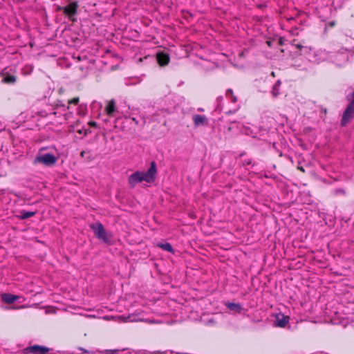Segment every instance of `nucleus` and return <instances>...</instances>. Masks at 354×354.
I'll return each instance as SVG.
<instances>
[{
  "instance_id": "nucleus-1",
  "label": "nucleus",
  "mask_w": 354,
  "mask_h": 354,
  "mask_svg": "<svg viewBox=\"0 0 354 354\" xmlns=\"http://www.w3.org/2000/svg\"><path fill=\"white\" fill-rule=\"evenodd\" d=\"M157 172L156 165L155 162H151L150 167L146 172L136 171L131 174L129 177V183L131 187H134L136 184L145 181L147 183H153L155 180V176Z\"/></svg>"
},
{
  "instance_id": "nucleus-2",
  "label": "nucleus",
  "mask_w": 354,
  "mask_h": 354,
  "mask_svg": "<svg viewBox=\"0 0 354 354\" xmlns=\"http://www.w3.org/2000/svg\"><path fill=\"white\" fill-rule=\"evenodd\" d=\"M90 227L98 239L109 245L112 243L110 236L107 234L103 225L101 223L97 222L93 223Z\"/></svg>"
},
{
  "instance_id": "nucleus-3",
  "label": "nucleus",
  "mask_w": 354,
  "mask_h": 354,
  "mask_svg": "<svg viewBox=\"0 0 354 354\" xmlns=\"http://www.w3.org/2000/svg\"><path fill=\"white\" fill-rule=\"evenodd\" d=\"M57 162L56 157L52 153L39 155L33 160L34 165L42 164L45 166L54 165Z\"/></svg>"
},
{
  "instance_id": "nucleus-4",
  "label": "nucleus",
  "mask_w": 354,
  "mask_h": 354,
  "mask_svg": "<svg viewBox=\"0 0 354 354\" xmlns=\"http://www.w3.org/2000/svg\"><path fill=\"white\" fill-rule=\"evenodd\" d=\"M354 117V100L348 104L347 107L344 110L342 118L341 120V125L346 126Z\"/></svg>"
},
{
  "instance_id": "nucleus-5",
  "label": "nucleus",
  "mask_w": 354,
  "mask_h": 354,
  "mask_svg": "<svg viewBox=\"0 0 354 354\" xmlns=\"http://www.w3.org/2000/svg\"><path fill=\"white\" fill-rule=\"evenodd\" d=\"M49 351V348L37 344L28 346L24 349L25 353L27 354H46Z\"/></svg>"
},
{
  "instance_id": "nucleus-6",
  "label": "nucleus",
  "mask_w": 354,
  "mask_h": 354,
  "mask_svg": "<svg viewBox=\"0 0 354 354\" xmlns=\"http://www.w3.org/2000/svg\"><path fill=\"white\" fill-rule=\"evenodd\" d=\"M78 8L77 2L73 1L68 4L66 6L63 8H59L60 10H63L64 13L71 17L77 14V10Z\"/></svg>"
},
{
  "instance_id": "nucleus-7",
  "label": "nucleus",
  "mask_w": 354,
  "mask_h": 354,
  "mask_svg": "<svg viewBox=\"0 0 354 354\" xmlns=\"http://www.w3.org/2000/svg\"><path fill=\"white\" fill-rule=\"evenodd\" d=\"M290 317L279 313L275 315L274 326L279 328H284L288 324Z\"/></svg>"
},
{
  "instance_id": "nucleus-8",
  "label": "nucleus",
  "mask_w": 354,
  "mask_h": 354,
  "mask_svg": "<svg viewBox=\"0 0 354 354\" xmlns=\"http://www.w3.org/2000/svg\"><path fill=\"white\" fill-rule=\"evenodd\" d=\"M157 62L160 66H167L170 62V57L169 54L165 52H158L156 54Z\"/></svg>"
},
{
  "instance_id": "nucleus-9",
  "label": "nucleus",
  "mask_w": 354,
  "mask_h": 354,
  "mask_svg": "<svg viewBox=\"0 0 354 354\" xmlns=\"http://www.w3.org/2000/svg\"><path fill=\"white\" fill-rule=\"evenodd\" d=\"M192 120L196 127H198L199 126L207 125L208 124V120L205 115H201L198 114L194 115L192 117Z\"/></svg>"
},
{
  "instance_id": "nucleus-10",
  "label": "nucleus",
  "mask_w": 354,
  "mask_h": 354,
  "mask_svg": "<svg viewBox=\"0 0 354 354\" xmlns=\"http://www.w3.org/2000/svg\"><path fill=\"white\" fill-rule=\"evenodd\" d=\"M115 111V102L114 100H111L107 102L105 107V112L109 116H113V113Z\"/></svg>"
},
{
  "instance_id": "nucleus-11",
  "label": "nucleus",
  "mask_w": 354,
  "mask_h": 354,
  "mask_svg": "<svg viewBox=\"0 0 354 354\" xmlns=\"http://www.w3.org/2000/svg\"><path fill=\"white\" fill-rule=\"evenodd\" d=\"M19 297L9 293H5L1 295V299L6 304H10L15 302Z\"/></svg>"
},
{
  "instance_id": "nucleus-12",
  "label": "nucleus",
  "mask_w": 354,
  "mask_h": 354,
  "mask_svg": "<svg viewBox=\"0 0 354 354\" xmlns=\"http://www.w3.org/2000/svg\"><path fill=\"white\" fill-rule=\"evenodd\" d=\"M17 81V77L15 75L7 74L2 79V82L5 84H14Z\"/></svg>"
},
{
  "instance_id": "nucleus-13",
  "label": "nucleus",
  "mask_w": 354,
  "mask_h": 354,
  "mask_svg": "<svg viewBox=\"0 0 354 354\" xmlns=\"http://www.w3.org/2000/svg\"><path fill=\"white\" fill-rule=\"evenodd\" d=\"M157 246L162 248V250L167 251V252H171V253H174V251L173 250V248L171 246V245L169 243H158L157 244Z\"/></svg>"
},
{
  "instance_id": "nucleus-14",
  "label": "nucleus",
  "mask_w": 354,
  "mask_h": 354,
  "mask_svg": "<svg viewBox=\"0 0 354 354\" xmlns=\"http://www.w3.org/2000/svg\"><path fill=\"white\" fill-rule=\"evenodd\" d=\"M226 306L232 310H235V311H240L241 309H242V307L239 304H235V303H230L228 302L227 304H226Z\"/></svg>"
},
{
  "instance_id": "nucleus-15",
  "label": "nucleus",
  "mask_w": 354,
  "mask_h": 354,
  "mask_svg": "<svg viewBox=\"0 0 354 354\" xmlns=\"http://www.w3.org/2000/svg\"><path fill=\"white\" fill-rule=\"evenodd\" d=\"M35 214V212H29V211H21V217L23 219L29 218L32 216H33Z\"/></svg>"
},
{
  "instance_id": "nucleus-16",
  "label": "nucleus",
  "mask_w": 354,
  "mask_h": 354,
  "mask_svg": "<svg viewBox=\"0 0 354 354\" xmlns=\"http://www.w3.org/2000/svg\"><path fill=\"white\" fill-rule=\"evenodd\" d=\"M79 102H80V97H73V99L68 100V104L77 105L79 103Z\"/></svg>"
},
{
  "instance_id": "nucleus-17",
  "label": "nucleus",
  "mask_w": 354,
  "mask_h": 354,
  "mask_svg": "<svg viewBox=\"0 0 354 354\" xmlns=\"http://www.w3.org/2000/svg\"><path fill=\"white\" fill-rule=\"evenodd\" d=\"M89 127H97V122L95 121H90L88 122Z\"/></svg>"
},
{
  "instance_id": "nucleus-18",
  "label": "nucleus",
  "mask_w": 354,
  "mask_h": 354,
  "mask_svg": "<svg viewBox=\"0 0 354 354\" xmlns=\"http://www.w3.org/2000/svg\"><path fill=\"white\" fill-rule=\"evenodd\" d=\"M233 91L231 89V88H229L226 91V95L227 96H231V95H233Z\"/></svg>"
},
{
  "instance_id": "nucleus-19",
  "label": "nucleus",
  "mask_w": 354,
  "mask_h": 354,
  "mask_svg": "<svg viewBox=\"0 0 354 354\" xmlns=\"http://www.w3.org/2000/svg\"><path fill=\"white\" fill-rule=\"evenodd\" d=\"M336 194L344 195L346 194V192L344 190L339 189L336 190Z\"/></svg>"
},
{
  "instance_id": "nucleus-20",
  "label": "nucleus",
  "mask_w": 354,
  "mask_h": 354,
  "mask_svg": "<svg viewBox=\"0 0 354 354\" xmlns=\"http://www.w3.org/2000/svg\"><path fill=\"white\" fill-rule=\"evenodd\" d=\"M297 169L302 171V172H304L305 170L304 169V167L302 166H297Z\"/></svg>"
},
{
  "instance_id": "nucleus-21",
  "label": "nucleus",
  "mask_w": 354,
  "mask_h": 354,
  "mask_svg": "<svg viewBox=\"0 0 354 354\" xmlns=\"http://www.w3.org/2000/svg\"><path fill=\"white\" fill-rule=\"evenodd\" d=\"M231 97H232V101L233 102H236L237 101V99H236V96H234V95H231Z\"/></svg>"
},
{
  "instance_id": "nucleus-22",
  "label": "nucleus",
  "mask_w": 354,
  "mask_h": 354,
  "mask_svg": "<svg viewBox=\"0 0 354 354\" xmlns=\"http://www.w3.org/2000/svg\"><path fill=\"white\" fill-rule=\"evenodd\" d=\"M296 47H297V48L301 50L303 48V46L301 44H297Z\"/></svg>"
},
{
  "instance_id": "nucleus-23",
  "label": "nucleus",
  "mask_w": 354,
  "mask_h": 354,
  "mask_svg": "<svg viewBox=\"0 0 354 354\" xmlns=\"http://www.w3.org/2000/svg\"><path fill=\"white\" fill-rule=\"evenodd\" d=\"M78 349H79V350H80V351H83L84 353H88V351L85 350V349H84V348H83L80 347V348H78Z\"/></svg>"
},
{
  "instance_id": "nucleus-24",
  "label": "nucleus",
  "mask_w": 354,
  "mask_h": 354,
  "mask_svg": "<svg viewBox=\"0 0 354 354\" xmlns=\"http://www.w3.org/2000/svg\"><path fill=\"white\" fill-rule=\"evenodd\" d=\"M85 153H86V151H82L81 152V153H80V156H81L82 157H84Z\"/></svg>"
},
{
  "instance_id": "nucleus-25",
  "label": "nucleus",
  "mask_w": 354,
  "mask_h": 354,
  "mask_svg": "<svg viewBox=\"0 0 354 354\" xmlns=\"http://www.w3.org/2000/svg\"><path fill=\"white\" fill-rule=\"evenodd\" d=\"M128 319H129V317H128V318H127V317H123V321H124V322H128Z\"/></svg>"
},
{
  "instance_id": "nucleus-26",
  "label": "nucleus",
  "mask_w": 354,
  "mask_h": 354,
  "mask_svg": "<svg viewBox=\"0 0 354 354\" xmlns=\"http://www.w3.org/2000/svg\"><path fill=\"white\" fill-rule=\"evenodd\" d=\"M351 97H352V99L354 100V88H353V91L351 93Z\"/></svg>"
},
{
  "instance_id": "nucleus-27",
  "label": "nucleus",
  "mask_w": 354,
  "mask_h": 354,
  "mask_svg": "<svg viewBox=\"0 0 354 354\" xmlns=\"http://www.w3.org/2000/svg\"><path fill=\"white\" fill-rule=\"evenodd\" d=\"M268 46H270V41H267Z\"/></svg>"
},
{
  "instance_id": "nucleus-28",
  "label": "nucleus",
  "mask_w": 354,
  "mask_h": 354,
  "mask_svg": "<svg viewBox=\"0 0 354 354\" xmlns=\"http://www.w3.org/2000/svg\"><path fill=\"white\" fill-rule=\"evenodd\" d=\"M334 25H335V23H334V22H333V23H331V24H330V26H334Z\"/></svg>"
},
{
  "instance_id": "nucleus-29",
  "label": "nucleus",
  "mask_w": 354,
  "mask_h": 354,
  "mask_svg": "<svg viewBox=\"0 0 354 354\" xmlns=\"http://www.w3.org/2000/svg\"><path fill=\"white\" fill-rule=\"evenodd\" d=\"M198 111H203V109H198Z\"/></svg>"
},
{
  "instance_id": "nucleus-30",
  "label": "nucleus",
  "mask_w": 354,
  "mask_h": 354,
  "mask_svg": "<svg viewBox=\"0 0 354 354\" xmlns=\"http://www.w3.org/2000/svg\"><path fill=\"white\" fill-rule=\"evenodd\" d=\"M279 44H282V41H281V39L279 40Z\"/></svg>"
}]
</instances>
